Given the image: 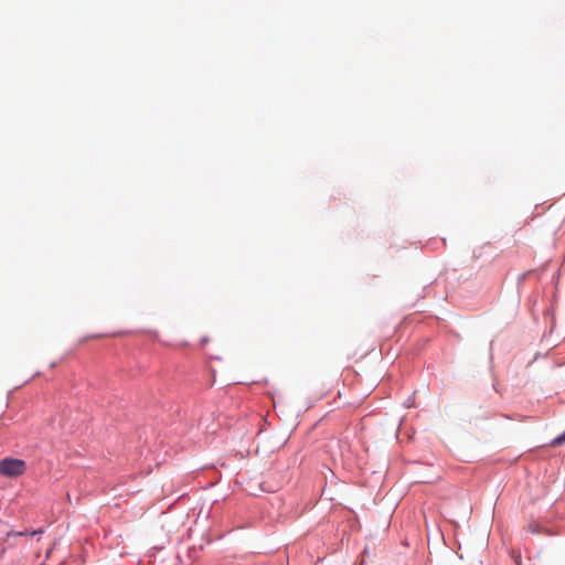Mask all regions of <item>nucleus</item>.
I'll return each instance as SVG.
<instances>
[{"label": "nucleus", "instance_id": "f257e3e1", "mask_svg": "<svg viewBox=\"0 0 565 565\" xmlns=\"http://www.w3.org/2000/svg\"><path fill=\"white\" fill-rule=\"evenodd\" d=\"M26 470V463L22 459L4 458L0 460V475L9 478H15L23 475Z\"/></svg>", "mask_w": 565, "mask_h": 565}, {"label": "nucleus", "instance_id": "f03ea898", "mask_svg": "<svg viewBox=\"0 0 565 565\" xmlns=\"http://www.w3.org/2000/svg\"><path fill=\"white\" fill-rule=\"evenodd\" d=\"M565 443V431L552 440L551 446L557 447Z\"/></svg>", "mask_w": 565, "mask_h": 565}, {"label": "nucleus", "instance_id": "7ed1b4c3", "mask_svg": "<svg viewBox=\"0 0 565 565\" xmlns=\"http://www.w3.org/2000/svg\"><path fill=\"white\" fill-rule=\"evenodd\" d=\"M38 533H42V531H41V530H39V531H33L31 534H32V535H35V534H38Z\"/></svg>", "mask_w": 565, "mask_h": 565}]
</instances>
